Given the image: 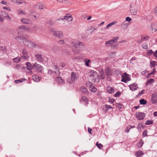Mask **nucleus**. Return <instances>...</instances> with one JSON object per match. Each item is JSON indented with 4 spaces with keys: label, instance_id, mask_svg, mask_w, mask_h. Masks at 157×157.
Masks as SVG:
<instances>
[{
    "label": "nucleus",
    "instance_id": "obj_44",
    "mask_svg": "<svg viewBox=\"0 0 157 157\" xmlns=\"http://www.w3.org/2000/svg\"><path fill=\"white\" fill-rule=\"evenodd\" d=\"M153 52L152 50H149L147 51V54L148 56H150L153 53Z\"/></svg>",
    "mask_w": 157,
    "mask_h": 157
},
{
    "label": "nucleus",
    "instance_id": "obj_12",
    "mask_svg": "<svg viewBox=\"0 0 157 157\" xmlns=\"http://www.w3.org/2000/svg\"><path fill=\"white\" fill-rule=\"evenodd\" d=\"M80 102L81 103H84L85 105H87L88 103V100L86 96H83L81 98Z\"/></svg>",
    "mask_w": 157,
    "mask_h": 157
},
{
    "label": "nucleus",
    "instance_id": "obj_40",
    "mask_svg": "<svg viewBox=\"0 0 157 157\" xmlns=\"http://www.w3.org/2000/svg\"><path fill=\"white\" fill-rule=\"evenodd\" d=\"M58 49V47L56 46H54L52 49V50L54 52H56L57 51Z\"/></svg>",
    "mask_w": 157,
    "mask_h": 157
},
{
    "label": "nucleus",
    "instance_id": "obj_57",
    "mask_svg": "<svg viewBox=\"0 0 157 157\" xmlns=\"http://www.w3.org/2000/svg\"><path fill=\"white\" fill-rule=\"evenodd\" d=\"M126 21H130L132 20V19L128 17H127L126 18Z\"/></svg>",
    "mask_w": 157,
    "mask_h": 157
},
{
    "label": "nucleus",
    "instance_id": "obj_17",
    "mask_svg": "<svg viewBox=\"0 0 157 157\" xmlns=\"http://www.w3.org/2000/svg\"><path fill=\"white\" fill-rule=\"evenodd\" d=\"M105 72L107 76H109L112 75V73L111 71V69L109 67H106Z\"/></svg>",
    "mask_w": 157,
    "mask_h": 157
},
{
    "label": "nucleus",
    "instance_id": "obj_5",
    "mask_svg": "<svg viewBox=\"0 0 157 157\" xmlns=\"http://www.w3.org/2000/svg\"><path fill=\"white\" fill-rule=\"evenodd\" d=\"M51 32H52L53 35H54L55 36L58 37L60 38H62L63 37V35L62 32L56 31H55L54 29H51Z\"/></svg>",
    "mask_w": 157,
    "mask_h": 157
},
{
    "label": "nucleus",
    "instance_id": "obj_47",
    "mask_svg": "<svg viewBox=\"0 0 157 157\" xmlns=\"http://www.w3.org/2000/svg\"><path fill=\"white\" fill-rule=\"evenodd\" d=\"M131 129V127L129 126H128L126 128L125 132L127 133H128L129 132V130Z\"/></svg>",
    "mask_w": 157,
    "mask_h": 157
},
{
    "label": "nucleus",
    "instance_id": "obj_61",
    "mask_svg": "<svg viewBox=\"0 0 157 157\" xmlns=\"http://www.w3.org/2000/svg\"><path fill=\"white\" fill-rule=\"evenodd\" d=\"M59 44H64V41L63 40H60L59 42Z\"/></svg>",
    "mask_w": 157,
    "mask_h": 157
},
{
    "label": "nucleus",
    "instance_id": "obj_14",
    "mask_svg": "<svg viewBox=\"0 0 157 157\" xmlns=\"http://www.w3.org/2000/svg\"><path fill=\"white\" fill-rule=\"evenodd\" d=\"M78 78L77 73L75 72H72L71 74V79L72 82H74L77 80Z\"/></svg>",
    "mask_w": 157,
    "mask_h": 157
},
{
    "label": "nucleus",
    "instance_id": "obj_9",
    "mask_svg": "<svg viewBox=\"0 0 157 157\" xmlns=\"http://www.w3.org/2000/svg\"><path fill=\"white\" fill-rule=\"evenodd\" d=\"M73 17L71 15H70L69 14H67L64 16L63 18H60V19H58L55 20V21H57L60 20L66 19L68 20V21H72L73 20Z\"/></svg>",
    "mask_w": 157,
    "mask_h": 157
},
{
    "label": "nucleus",
    "instance_id": "obj_11",
    "mask_svg": "<svg viewBox=\"0 0 157 157\" xmlns=\"http://www.w3.org/2000/svg\"><path fill=\"white\" fill-rule=\"evenodd\" d=\"M35 57L36 59L38 62L41 63L44 61V58L42 57V55L40 54H36L35 55Z\"/></svg>",
    "mask_w": 157,
    "mask_h": 157
},
{
    "label": "nucleus",
    "instance_id": "obj_30",
    "mask_svg": "<svg viewBox=\"0 0 157 157\" xmlns=\"http://www.w3.org/2000/svg\"><path fill=\"white\" fill-rule=\"evenodd\" d=\"M100 75L101 79H103L105 78V75L104 74V72L102 69H101L100 71Z\"/></svg>",
    "mask_w": 157,
    "mask_h": 157
},
{
    "label": "nucleus",
    "instance_id": "obj_63",
    "mask_svg": "<svg viewBox=\"0 0 157 157\" xmlns=\"http://www.w3.org/2000/svg\"><path fill=\"white\" fill-rule=\"evenodd\" d=\"M154 12L155 14L157 15V7H155L154 9Z\"/></svg>",
    "mask_w": 157,
    "mask_h": 157
},
{
    "label": "nucleus",
    "instance_id": "obj_35",
    "mask_svg": "<svg viewBox=\"0 0 157 157\" xmlns=\"http://www.w3.org/2000/svg\"><path fill=\"white\" fill-rule=\"evenodd\" d=\"M84 61L86 66L89 67V63L91 61L90 60L85 59L84 60Z\"/></svg>",
    "mask_w": 157,
    "mask_h": 157
},
{
    "label": "nucleus",
    "instance_id": "obj_33",
    "mask_svg": "<svg viewBox=\"0 0 157 157\" xmlns=\"http://www.w3.org/2000/svg\"><path fill=\"white\" fill-rule=\"evenodd\" d=\"M154 80L153 78L149 79L146 83V85L147 86L150 83H152L154 82Z\"/></svg>",
    "mask_w": 157,
    "mask_h": 157
},
{
    "label": "nucleus",
    "instance_id": "obj_7",
    "mask_svg": "<svg viewBox=\"0 0 157 157\" xmlns=\"http://www.w3.org/2000/svg\"><path fill=\"white\" fill-rule=\"evenodd\" d=\"M53 70L54 71V73L56 75H60V73L59 70V68L57 65H54L52 67Z\"/></svg>",
    "mask_w": 157,
    "mask_h": 157
},
{
    "label": "nucleus",
    "instance_id": "obj_19",
    "mask_svg": "<svg viewBox=\"0 0 157 157\" xmlns=\"http://www.w3.org/2000/svg\"><path fill=\"white\" fill-rule=\"evenodd\" d=\"M22 40L23 43L25 45L27 46H29L31 45V41L28 40L26 38H22Z\"/></svg>",
    "mask_w": 157,
    "mask_h": 157
},
{
    "label": "nucleus",
    "instance_id": "obj_2",
    "mask_svg": "<svg viewBox=\"0 0 157 157\" xmlns=\"http://www.w3.org/2000/svg\"><path fill=\"white\" fill-rule=\"evenodd\" d=\"M90 76L91 78L92 82H99L100 77L96 71L92 70L90 71Z\"/></svg>",
    "mask_w": 157,
    "mask_h": 157
},
{
    "label": "nucleus",
    "instance_id": "obj_56",
    "mask_svg": "<svg viewBox=\"0 0 157 157\" xmlns=\"http://www.w3.org/2000/svg\"><path fill=\"white\" fill-rule=\"evenodd\" d=\"M3 9H4V10H6L8 11H11L10 9V8L8 7H6V6L3 7Z\"/></svg>",
    "mask_w": 157,
    "mask_h": 157
},
{
    "label": "nucleus",
    "instance_id": "obj_37",
    "mask_svg": "<svg viewBox=\"0 0 157 157\" xmlns=\"http://www.w3.org/2000/svg\"><path fill=\"white\" fill-rule=\"evenodd\" d=\"M114 73L117 76H118L119 75H121V71L119 69L115 70L114 71Z\"/></svg>",
    "mask_w": 157,
    "mask_h": 157
},
{
    "label": "nucleus",
    "instance_id": "obj_48",
    "mask_svg": "<svg viewBox=\"0 0 157 157\" xmlns=\"http://www.w3.org/2000/svg\"><path fill=\"white\" fill-rule=\"evenodd\" d=\"M149 36H144L143 37H142L141 39L142 41H143L145 40H147L148 39Z\"/></svg>",
    "mask_w": 157,
    "mask_h": 157
},
{
    "label": "nucleus",
    "instance_id": "obj_18",
    "mask_svg": "<svg viewBox=\"0 0 157 157\" xmlns=\"http://www.w3.org/2000/svg\"><path fill=\"white\" fill-rule=\"evenodd\" d=\"M130 90L132 91H134L137 90L138 88L137 84L136 83L132 84L129 86Z\"/></svg>",
    "mask_w": 157,
    "mask_h": 157
},
{
    "label": "nucleus",
    "instance_id": "obj_8",
    "mask_svg": "<svg viewBox=\"0 0 157 157\" xmlns=\"http://www.w3.org/2000/svg\"><path fill=\"white\" fill-rule=\"evenodd\" d=\"M136 117L139 120L143 119L145 117V113H143L137 112L136 114Z\"/></svg>",
    "mask_w": 157,
    "mask_h": 157
},
{
    "label": "nucleus",
    "instance_id": "obj_1",
    "mask_svg": "<svg viewBox=\"0 0 157 157\" xmlns=\"http://www.w3.org/2000/svg\"><path fill=\"white\" fill-rule=\"evenodd\" d=\"M71 46L72 50L75 53H79L85 47L83 43L79 41L72 42Z\"/></svg>",
    "mask_w": 157,
    "mask_h": 157
},
{
    "label": "nucleus",
    "instance_id": "obj_54",
    "mask_svg": "<svg viewBox=\"0 0 157 157\" xmlns=\"http://www.w3.org/2000/svg\"><path fill=\"white\" fill-rule=\"evenodd\" d=\"M48 73L50 74H54V71L51 69L48 70Z\"/></svg>",
    "mask_w": 157,
    "mask_h": 157
},
{
    "label": "nucleus",
    "instance_id": "obj_32",
    "mask_svg": "<svg viewBox=\"0 0 157 157\" xmlns=\"http://www.w3.org/2000/svg\"><path fill=\"white\" fill-rule=\"evenodd\" d=\"M156 62L155 61H151L150 62V67L151 68L154 67L156 65Z\"/></svg>",
    "mask_w": 157,
    "mask_h": 157
},
{
    "label": "nucleus",
    "instance_id": "obj_36",
    "mask_svg": "<svg viewBox=\"0 0 157 157\" xmlns=\"http://www.w3.org/2000/svg\"><path fill=\"white\" fill-rule=\"evenodd\" d=\"M25 80V78H22L21 79H19L18 80H16L14 81V82L16 83H19L22 82L24 81Z\"/></svg>",
    "mask_w": 157,
    "mask_h": 157
},
{
    "label": "nucleus",
    "instance_id": "obj_59",
    "mask_svg": "<svg viewBox=\"0 0 157 157\" xmlns=\"http://www.w3.org/2000/svg\"><path fill=\"white\" fill-rule=\"evenodd\" d=\"M44 6L42 4H40L39 5V8L40 9H42L44 8Z\"/></svg>",
    "mask_w": 157,
    "mask_h": 157
},
{
    "label": "nucleus",
    "instance_id": "obj_46",
    "mask_svg": "<svg viewBox=\"0 0 157 157\" xmlns=\"http://www.w3.org/2000/svg\"><path fill=\"white\" fill-rule=\"evenodd\" d=\"M118 45L117 44L112 45L111 46V48L112 49H117L118 47Z\"/></svg>",
    "mask_w": 157,
    "mask_h": 157
},
{
    "label": "nucleus",
    "instance_id": "obj_42",
    "mask_svg": "<svg viewBox=\"0 0 157 157\" xmlns=\"http://www.w3.org/2000/svg\"><path fill=\"white\" fill-rule=\"evenodd\" d=\"M96 145L99 149H101L103 147L102 145L101 144H99L98 142L96 143Z\"/></svg>",
    "mask_w": 157,
    "mask_h": 157
},
{
    "label": "nucleus",
    "instance_id": "obj_31",
    "mask_svg": "<svg viewBox=\"0 0 157 157\" xmlns=\"http://www.w3.org/2000/svg\"><path fill=\"white\" fill-rule=\"evenodd\" d=\"M128 24L125 23V22L122 23L121 25V26L122 28L125 29L126 28L128 25Z\"/></svg>",
    "mask_w": 157,
    "mask_h": 157
},
{
    "label": "nucleus",
    "instance_id": "obj_55",
    "mask_svg": "<svg viewBox=\"0 0 157 157\" xmlns=\"http://www.w3.org/2000/svg\"><path fill=\"white\" fill-rule=\"evenodd\" d=\"M114 99L113 98H109V102L112 103H113L114 101Z\"/></svg>",
    "mask_w": 157,
    "mask_h": 157
},
{
    "label": "nucleus",
    "instance_id": "obj_34",
    "mask_svg": "<svg viewBox=\"0 0 157 157\" xmlns=\"http://www.w3.org/2000/svg\"><path fill=\"white\" fill-rule=\"evenodd\" d=\"M140 103L141 105H146L147 103L146 100L144 99H142L140 100Z\"/></svg>",
    "mask_w": 157,
    "mask_h": 157
},
{
    "label": "nucleus",
    "instance_id": "obj_6",
    "mask_svg": "<svg viewBox=\"0 0 157 157\" xmlns=\"http://www.w3.org/2000/svg\"><path fill=\"white\" fill-rule=\"evenodd\" d=\"M119 37L118 36L114 37L111 40H108L105 43V44L108 46V44L112 45L114 43L116 42L118 39Z\"/></svg>",
    "mask_w": 157,
    "mask_h": 157
},
{
    "label": "nucleus",
    "instance_id": "obj_58",
    "mask_svg": "<svg viewBox=\"0 0 157 157\" xmlns=\"http://www.w3.org/2000/svg\"><path fill=\"white\" fill-rule=\"evenodd\" d=\"M143 141L142 140H141L140 142L139 143V144L140 145V146L139 147H142L143 144Z\"/></svg>",
    "mask_w": 157,
    "mask_h": 157
},
{
    "label": "nucleus",
    "instance_id": "obj_4",
    "mask_svg": "<svg viewBox=\"0 0 157 157\" xmlns=\"http://www.w3.org/2000/svg\"><path fill=\"white\" fill-rule=\"evenodd\" d=\"M33 66L34 68L38 72H42L43 71V67L36 63V62L33 64Z\"/></svg>",
    "mask_w": 157,
    "mask_h": 157
},
{
    "label": "nucleus",
    "instance_id": "obj_27",
    "mask_svg": "<svg viewBox=\"0 0 157 157\" xmlns=\"http://www.w3.org/2000/svg\"><path fill=\"white\" fill-rule=\"evenodd\" d=\"M151 27L152 31L154 32H155L157 30V25L155 23L152 24Z\"/></svg>",
    "mask_w": 157,
    "mask_h": 157
},
{
    "label": "nucleus",
    "instance_id": "obj_24",
    "mask_svg": "<svg viewBox=\"0 0 157 157\" xmlns=\"http://www.w3.org/2000/svg\"><path fill=\"white\" fill-rule=\"evenodd\" d=\"M21 21L23 22L25 24H29L32 23V22L30 20L26 18H23L21 19Z\"/></svg>",
    "mask_w": 157,
    "mask_h": 157
},
{
    "label": "nucleus",
    "instance_id": "obj_3",
    "mask_svg": "<svg viewBox=\"0 0 157 157\" xmlns=\"http://www.w3.org/2000/svg\"><path fill=\"white\" fill-rule=\"evenodd\" d=\"M122 79L121 81L124 83H127L128 81L131 80L129 75L126 73H124L121 75Z\"/></svg>",
    "mask_w": 157,
    "mask_h": 157
},
{
    "label": "nucleus",
    "instance_id": "obj_62",
    "mask_svg": "<svg viewBox=\"0 0 157 157\" xmlns=\"http://www.w3.org/2000/svg\"><path fill=\"white\" fill-rule=\"evenodd\" d=\"M92 130V129L90 128H88V132L90 134H92L91 133V131Z\"/></svg>",
    "mask_w": 157,
    "mask_h": 157
},
{
    "label": "nucleus",
    "instance_id": "obj_45",
    "mask_svg": "<svg viewBox=\"0 0 157 157\" xmlns=\"http://www.w3.org/2000/svg\"><path fill=\"white\" fill-rule=\"evenodd\" d=\"M143 127V125L142 123H140L136 127V128L138 129H140L141 128Z\"/></svg>",
    "mask_w": 157,
    "mask_h": 157
},
{
    "label": "nucleus",
    "instance_id": "obj_20",
    "mask_svg": "<svg viewBox=\"0 0 157 157\" xmlns=\"http://www.w3.org/2000/svg\"><path fill=\"white\" fill-rule=\"evenodd\" d=\"M90 82V90L93 92H95L97 91V89L94 86H93V83Z\"/></svg>",
    "mask_w": 157,
    "mask_h": 157
},
{
    "label": "nucleus",
    "instance_id": "obj_29",
    "mask_svg": "<svg viewBox=\"0 0 157 157\" xmlns=\"http://www.w3.org/2000/svg\"><path fill=\"white\" fill-rule=\"evenodd\" d=\"M80 90L83 93L85 94L87 93L88 91L87 88L85 86H82L81 87L80 89Z\"/></svg>",
    "mask_w": 157,
    "mask_h": 157
},
{
    "label": "nucleus",
    "instance_id": "obj_22",
    "mask_svg": "<svg viewBox=\"0 0 157 157\" xmlns=\"http://www.w3.org/2000/svg\"><path fill=\"white\" fill-rule=\"evenodd\" d=\"M26 64L27 68L29 71L32 70L34 68L33 65V66L29 62H26Z\"/></svg>",
    "mask_w": 157,
    "mask_h": 157
},
{
    "label": "nucleus",
    "instance_id": "obj_64",
    "mask_svg": "<svg viewBox=\"0 0 157 157\" xmlns=\"http://www.w3.org/2000/svg\"><path fill=\"white\" fill-rule=\"evenodd\" d=\"M154 56L155 57H157V50L154 53Z\"/></svg>",
    "mask_w": 157,
    "mask_h": 157
},
{
    "label": "nucleus",
    "instance_id": "obj_39",
    "mask_svg": "<svg viewBox=\"0 0 157 157\" xmlns=\"http://www.w3.org/2000/svg\"><path fill=\"white\" fill-rule=\"evenodd\" d=\"M13 61L16 63H18L20 62L21 61V59L20 58H18V57H16L15 58H14L13 59Z\"/></svg>",
    "mask_w": 157,
    "mask_h": 157
},
{
    "label": "nucleus",
    "instance_id": "obj_28",
    "mask_svg": "<svg viewBox=\"0 0 157 157\" xmlns=\"http://www.w3.org/2000/svg\"><path fill=\"white\" fill-rule=\"evenodd\" d=\"M107 90L110 94L113 93L114 92L113 88L110 86L107 87Z\"/></svg>",
    "mask_w": 157,
    "mask_h": 157
},
{
    "label": "nucleus",
    "instance_id": "obj_10",
    "mask_svg": "<svg viewBox=\"0 0 157 157\" xmlns=\"http://www.w3.org/2000/svg\"><path fill=\"white\" fill-rule=\"evenodd\" d=\"M130 11L131 14L135 15L137 14V9L136 8L133 6L131 5L130 6Z\"/></svg>",
    "mask_w": 157,
    "mask_h": 157
},
{
    "label": "nucleus",
    "instance_id": "obj_21",
    "mask_svg": "<svg viewBox=\"0 0 157 157\" xmlns=\"http://www.w3.org/2000/svg\"><path fill=\"white\" fill-rule=\"evenodd\" d=\"M112 108H113L111 107V106L105 105L103 107V110L105 112H107L109 109Z\"/></svg>",
    "mask_w": 157,
    "mask_h": 157
},
{
    "label": "nucleus",
    "instance_id": "obj_53",
    "mask_svg": "<svg viewBox=\"0 0 157 157\" xmlns=\"http://www.w3.org/2000/svg\"><path fill=\"white\" fill-rule=\"evenodd\" d=\"M33 30L35 31H36L38 29H39V27H37L36 26H35L33 27Z\"/></svg>",
    "mask_w": 157,
    "mask_h": 157
},
{
    "label": "nucleus",
    "instance_id": "obj_52",
    "mask_svg": "<svg viewBox=\"0 0 157 157\" xmlns=\"http://www.w3.org/2000/svg\"><path fill=\"white\" fill-rule=\"evenodd\" d=\"M57 1L59 2L64 4H66L67 2V1L65 0H57Z\"/></svg>",
    "mask_w": 157,
    "mask_h": 157
},
{
    "label": "nucleus",
    "instance_id": "obj_41",
    "mask_svg": "<svg viewBox=\"0 0 157 157\" xmlns=\"http://www.w3.org/2000/svg\"><path fill=\"white\" fill-rule=\"evenodd\" d=\"M31 45L32 48H34L37 46H38V45L37 44H36L35 42L32 41L31 42Z\"/></svg>",
    "mask_w": 157,
    "mask_h": 157
},
{
    "label": "nucleus",
    "instance_id": "obj_26",
    "mask_svg": "<svg viewBox=\"0 0 157 157\" xmlns=\"http://www.w3.org/2000/svg\"><path fill=\"white\" fill-rule=\"evenodd\" d=\"M56 80L59 84L62 83L63 82V80L60 77H57L56 78Z\"/></svg>",
    "mask_w": 157,
    "mask_h": 157
},
{
    "label": "nucleus",
    "instance_id": "obj_49",
    "mask_svg": "<svg viewBox=\"0 0 157 157\" xmlns=\"http://www.w3.org/2000/svg\"><path fill=\"white\" fill-rule=\"evenodd\" d=\"M121 94V93L120 91H118L117 92L114 94L115 97H118Z\"/></svg>",
    "mask_w": 157,
    "mask_h": 157
},
{
    "label": "nucleus",
    "instance_id": "obj_38",
    "mask_svg": "<svg viewBox=\"0 0 157 157\" xmlns=\"http://www.w3.org/2000/svg\"><path fill=\"white\" fill-rule=\"evenodd\" d=\"M153 123L152 120H147L145 122V124L147 125H151Z\"/></svg>",
    "mask_w": 157,
    "mask_h": 157
},
{
    "label": "nucleus",
    "instance_id": "obj_51",
    "mask_svg": "<svg viewBox=\"0 0 157 157\" xmlns=\"http://www.w3.org/2000/svg\"><path fill=\"white\" fill-rule=\"evenodd\" d=\"M147 130H145L143 132V135L144 137H145L147 136Z\"/></svg>",
    "mask_w": 157,
    "mask_h": 157
},
{
    "label": "nucleus",
    "instance_id": "obj_16",
    "mask_svg": "<svg viewBox=\"0 0 157 157\" xmlns=\"http://www.w3.org/2000/svg\"><path fill=\"white\" fill-rule=\"evenodd\" d=\"M151 102L153 104H155L157 101V94L155 93L152 95Z\"/></svg>",
    "mask_w": 157,
    "mask_h": 157
},
{
    "label": "nucleus",
    "instance_id": "obj_15",
    "mask_svg": "<svg viewBox=\"0 0 157 157\" xmlns=\"http://www.w3.org/2000/svg\"><path fill=\"white\" fill-rule=\"evenodd\" d=\"M23 56L21 57L23 59H27L29 58L28 52L27 50L25 48L23 49L22 51Z\"/></svg>",
    "mask_w": 157,
    "mask_h": 157
},
{
    "label": "nucleus",
    "instance_id": "obj_25",
    "mask_svg": "<svg viewBox=\"0 0 157 157\" xmlns=\"http://www.w3.org/2000/svg\"><path fill=\"white\" fill-rule=\"evenodd\" d=\"M144 153L141 151H138L135 153V155L136 157H140L142 156Z\"/></svg>",
    "mask_w": 157,
    "mask_h": 157
},
{
    "label": "nucleus",
    "instance_id": "obj_43",
    "mask_svg": "<svg viewBox=\"0 0 157 157\" xmlns=\"http://www.w3.org/2000/svg\"><path fill=\"white\" fill-rule=\"evenodd\" d=\"M116 106L119 109H121L122 108L123 105L121 103H117L116 104Z\"/></svg>",
    "mask_w": 157,
    "mask_h": 157
},
{
    "label": "nucleus",
    "instance_id": "obj_13",
    "mask_svg": "<svg viewBox=\"0 0 157 157\" xmlns=\"http://www.w3.org/2000/svg\"><path fill=\"white\" fill-rule=\"evenodd\" d=\"M18 32V33L19 34L20 33L24 32L25 31H27L29 30L26 27L22 25L17 29Z\"/></svg>",
    "mask_w": 157,
    "mask_h": 157
},
{
    "label": "nucleus",
    "instance_id": "obj_23",
    "mask_svg": "<svg viewBox=\"0 0 157 157\" xmlns=\"http://www.w3.org/2000/svg\"><path fill=\"white\" fill-rule=\"evenodd\" d=\"M32 79L35 82H38L41 79V77L35 75L32 77Z\"/></svg>",
    "mask_w": 157,
    "mask_h": 157
},
{
    "label": "nucleus",
    "instance_id": "obj_60",
    "mask_svg": "<svg viewBox=\"0 0 157 157\" xmlns=\"http://www.w3.org/2000/svg\"><path fill=\"white\" fill-rule=\"evenodd\" d=\"M147 72H148V71H147L146 70H145L144 71H142L141 72V74L143 75H145Z\"/></svg>",
    "mask_w": 157,
    "mask_h": 157
},
{
    "label": "nucleus",
    "instance_id": "obj_50",
    "mask_svg": "<svg viewBox=\"0 0 157 157\" xmlns=\"http://www.w3.org/2000/svg\"><path fill=\"white\" fill-rule=\"evenodd\" d=\"M17 13L19 14H25V12H24L22 10H18L17 11Z\"/></svg>",
    "mask_w": 157,
    "mask_h": 157
}]
</instances>
